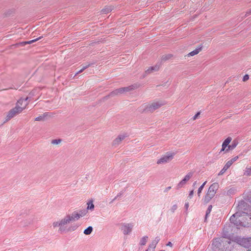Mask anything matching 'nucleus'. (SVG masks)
<instances>
[{
  "instance_id": "f257e3e1",
  "label": "nucleus",
  "mask_w": 251,
  "mask_h": 251,
  "mask_svg": "<svg viewBox=\"0 0 251 251\" xmlns=\"http://www.w3.org/2000/svg\"><path fill=\"white\" fill-rule=\"evenodd\" d=\"M237 208V210L236 213L233 214L230 218V223L233 224L237 222L239 219L242 218V219L244 220L245 215L250 212L249 205L244 201L239 202Z\"/></svg>"
},
{
  "instance_id": "f03ea898",
  "label": "nucleus",
  "mask_w": 251,
  "mask_h": 251,
  "mask_svg": "<svg viewBox=\"0 0 251 251\" xmlns=\"http://www.w3.org/2000/svg\"><path fill=\"white\" fill-rule=\"evenodd\" d=\"M27 99L28 98H26L25 99H20V100H19L17 102L16 106L13 109H11L8 113V114L5 120L6 121H9L11 118L15 116L17 114L21 113L23 110V109H24L25 108L26 105L27 104V102H26L25 104L24 107H21L20 105H22L23 102H25L27 100Z\"/></svg>"
},
{
  "instance_id": "7ed1b4c3",
  "label": "nucleus",
  "mask_w": 251,
  "mask_h": 251,
  "mask_svg": "<svg viewBox=\"0 0 251 251\" xmlns=\"http://www.w3.org/2000/svg\"><path fill=\"white\" fill-rule=\"evenodd\" d=\"M72 223L70 215H67L58 222H55L52 225L54 227H59L58 231L60 233L67 232L69 224Z\"/></svg>"
},
{
  "instance_id": "20e7f679",
  "label": "nucleus",
  "mask_w": 251,
  "mask_h": 251,
  "mask_svg": "<svg viewBox=\"0 0 251 251\" xmlns=\"http://www.w3.org/2000/svg\"><path fill=\"white\" fill-rule=\"evenodd\" d=\"M231 240L245 248L251 247V237L234 236L232 237Z\"/></svg>"
},
{
  "instance_id": "39448f33",
  "label": "nucleus",
  "mask_w": 251,
  "mask_h": 251,
  "mask_svg": "<svg viewBox=\"0 0 251 251\" xmlns=\"http://www.w3.org/2000/svg\"><path fill=\"white\" fill-rule=\"evenodd\" d=\"M218 188L219 184L217 183H214L210 186L207 193L203 199L205 203L208 202L214 197Z\"/></svg>"
},
{
  "instance_id": "423d86ee",
  "label": "nucleus",
  "mask_w": 251,
  "mask_h": 251,
  "mask_svg": "<svg viewBox=\"0 0 251 251\" xmlns=\"http://www.w3.org/2000/svg\"><path fill=\"white\" fill-rule=\"evenodd\" d=\"M246 216H248V218L250 219V222H246L244 219H239L238 221L236 222L234 225L236 226L237 228H240L241 226L243 227H249L251 226V213L249 212L247 214L245 215Z\"/></svg>"
},
{
  "instance_id": "0eeeda50",
  "label": "nucleus",
  "mask_w": 251,
  "mask_h": 251,
  "mask_svg": "<svg viewBox=\"0 0 251 251\" xmlns=\"http://www.w3.org/2000/svg\"><path fill=\"white\" fill-rule=\"evenodd\" d=\"M175 154L174 152H167L165 155L158 160L157 163L158 164H161L168 163L173 159Z\"/></svg>"
},
{
  "instance_id": "6e6552de",
  "label": "nucleus",
  "mask_w": 251,
  "mask_h": 251,
  "mask_svg": "<svg viewBox=\"0 0 251 251\" xmlns=\"http://www.w3.org/2000/svg\"><path fill=\"white\" fill-rule=\"evenodd\" d=\"M133 226L134 225L132 223H122L121 225V229L124 235H129L131 233Z\"/></svg>"
},
{
  "instance_id": "1a4fd4ad",
  "label": "nucleus",
  "mask_w": 251,
  "mask_h": 251,
  "mask_svg": "<svg viewBox=\"0 0 251 251\" xmlns=\"http://www.w3.org/2000/svg\"><path fill=\"white\" fill-rule=\"evenodd\" d=\"M163 105L164 103L161 101L153 102L151 104L147 105L145 110L147 111L153 112Z\"/></svg>"
},
{
  "instance_id": "9d476101",
  "label": "nucleus",
  "mask_w": 251,
  "mask_h": 251,
  "mask_svg": "<svg viewBox=\"0 0 251 251\" xmlns=\"http://www.w3.org/2000/svg\"><path fill=\"white\" fill-rule=\"evenodd\" d=\"M135 87L133 85H131L126 87L121 88L113 91L111 93L110 96H113L114 95H118L119 94H122L125 92H127L130 90H133L135 89Z\"/></svg>"
},
{
  "instance_id": "9b49d317",
  "label": "nucleus",
  "mask_w": 251,
  "mask_h": 251,
  "mask_svg": "<svg viewBox=\"0 0 251 251\" xmlns=\"http://www.w3.org/2000/svg\"><path fill=\"white\" fill-rule=\"evenodd\" d=\"M238 159V156H236L232 158H231L230 160L228 161L224 168L222 169V170L219 172V175H223L231 166V165L236 161Z\"/></svg>"
},
{
  "instance_id": "f8f14e48",
  "label": "nucleus",
  "mask_w": 251,
  "mask_h": 251,
  "mask_svg": "<svg viewBox=\"0 0 251 251\" xmlns=\"http://www.w3.org/2000/svg\"><path fill=\"white\" fill-rule=\"evenodd\" d=\"M128 135L126 133H124L119 135L118 137L113 141V145L115 146H118L121 143V142L125 140V138Z\"/></svg>"
},
{
  "instance_id": "ddd939ff",
  "label": "nucleus",
  "mask_w": 251,
  "mask_h": 251,
  "mask_svg": "<svg viewBox=\"0 0 251 251\" xmlns=\"http://www.w3.org/2000/svg\"><path fill=\"white\" fill-rule=\"evenodd\" d=\"M232 140V138L230 137H227L223 143L222 144V148L221 149V152L222 151H226V148L229 146V143Z\"/></svg>"
},
{
  "instance_id": "4468645a",
  "label": "nucleus",
  "mask_w": 251,
  "mask_h": 251,
  "mask_svg": "<svg viewBox=\"0 0 251 251\" xmlns=\"http://www.w3.org/2000/svg\"><path fill=\"white\" fill-rule=\"evenodd\" d=\"M160 67V65H156L154 66L151 67V68H149L146 71L145 73L146 74H149L153 72H156L157 71Z\"/></svg>"
},
{
  "instance_id": "2eb2a0df",
  "label": "nucleus",
  "mask_w": 251,
  "mask_h": 251,
  "mask_svg": "<svg viewBox=\"0 0 251 251\" xmlns=\"http://www.w3.org/2000/svg\"><path fill=\"white\" fill-rule=\"evenodd\" d=\"M160 241V238L159 237H156L154 239V240L152 242L151 244H150L149 246V249L152 248L154 249L156 247V245Z\"/></svg>"
},
{
  "instance_id": "dca6fc26",
  "label": "nucleus",
  "mask_w": 251,
  "mask_h": 251,
  "mask_svg": "<svg viewBox=\"0 0 251 251\" xmlns=\"http://www.w3.org/2000/svg\"><path fill=\"white\" fill-rule=\"evenodd\" d=\"M71 221L72 222L78 220L80 217V215L77 212H74L72 213V215H70Z\"/></svg>"
},
{
  "instance_id": "f3484780",
  "label": "nucleus",
  "mask_w": 251,
  "mask_h": 251,
  "mask_svg": "<svg viewBox=\"0 0 251 251\" xmlns=\"http://www.w3.org/2000/svg\"><path fill=\"white\" fill-rule=\"evenodd\" d=\"M237 145V143L236 141L234 140L231 145H229L228 148L226 150V152H227L229 150L234 149Z\"/></svg>"
},
{
  "instance_id": "a211bd4d",
  "label": "nucleus",
  "mask_w": 251,
  "mask_h": 251,
  "mask_svg": "<svg viewBox=\"0 0 251 251\" xmlns=\"http://www.w3.org/2000/svg\"><path fill=\"white\" fill-rule=\"evenodd\" d=\"M201 50V48H199L198 49H196L194 50L191 51L188 54L189 56H194L196 54H197Z\"/></svg>"
},
{
  "instance_id": "6ab92c4d",
  "label": "nucleus",
  "mask_w": 251,
  "mask_h": 251,
  "mask_svg": "<svg viewBox=\"0 0 251 251\" xmlns=\"http://www.w3.org/2000/svg\"><path fill=\"white\" fill-rule=\"evenodd\" d=\"M148 239V236H145L143 237L141 239L140 241V245H142V246L145 245L147 242Z\"/></svg>"
},
{
  "instance_id": "aec40b11",
  "label": "nucleus",
  "mask_w": 251,
  "mask_h": 251,
  "mask_svg": "<svg viewBox=\"0 0 251 251\" xmlns=\"http://www.w3.org/2000/svg\"><path fill=\"white\" fill-rule=\"evenodd\" d=\"M93 231V227L91 226L88 227L84 231V233L86 235H89Z\"/></svg>"
},
{
  "instance_id": "412c9836",
  "label": "nucleus",
  "mask_w": 251,
  "mask_h": 251,
  "mask_svg": "<svg viewBox=\"0 0 251 251\" xmlns=\"http://www.w3.org/2000/svg\"><path fill=\"white\" fill-rule=\"evenodd\" d=\"M78 226L76 224L72 225L71 226H69L67 232L71 231H74L77 228Z\"/></svg>"
},
{
  "instance_id": "4be33fe9",
  "label": "nucleus",
  "mask_w": 251,
  "mask_h": 251,
  "mask_svg": "<svg viewBox=\"0 0 251 251\" xmlns=\"http://www.w3.org/2000/svg\"><path fill=\"white\" fill-rule=\"evenodd\" d=\"M207 181H205L199 188L198 191V196L200 197L201 193L205 185L206 184Z\"/></svg>"
},
{
  "instance_id": "5701e85b",
  "label": "nucleus",
  "mask_w": 251,
  "mask_h": 251,
  "mask_svg": "<svg viewBox=\"0 0 251 251\" xmlns=\"http://www.w3.org/2000/svg\"><path fill=\"white\" fill-rule=\"evenodd\" d=\"M192 173H189L185 176L182 180H183V181H185L186 183V182L188 181L190 179V178L192 176Z\"/></svg>"
},
{
  "instance_id": "b1692460",
  "label": "nucleus",
  "mask_w": 251,
  "mask_h": 251,
  "mask_svg": "<svg viewBox=\"0 0 251 251\" xmlns=\"http://www.w3.org/2000/svg\"><path fill=\"white\" fill-rule=\"evenodd\" d=\"M172 57V55L171 54H165L162 55L161 59L162 60L166 61L170 59Z\"/></svg>"
},
{
  "instance_id": "393cba45",
  "label": "nucleus",
  "mask_w": 251,
  "mask_h": 251,
  "mask_svg": "<svg viewBox=\"0 0 251 251\" xmlns=\"http://www.w3.org/2000/svg\"><path fill=\"white\" fill-rule=\"evenodd\" d=\"M48 115L47 113H45L43 116H40L35 118V121H40L44 120V118Z\"/></svg>"
},
{
  "instance_id": "a878e982",
  "label": "nucleus",
  "mask_w": 251,
  "mask_h": 251,
  "mask_svg": "<svg viewBox=\"0 0 251 251\" xmlns=\"http://www.w3.org/2000/svg\"><path fill=\"white\" fill-rule=\"evenodd\" d=\"M186 184V182L185 181H183V180H182L179 183H178V184L176 186V188L177 189H179L181 188V187H183V186Z\"/></svg>"
},
{
  "instance_id": "bb28decb",
  "label": "nucleus",
  "mask_w": 251,
  "mask_h": 251,
  "mask_svg": "<svg viewBox=\"0 0 251 251\" xmlns=\"http://www.w3.org/2000/svg\"><path fill=\"white\" fill-rule=\"evenodd\" d=\"M93 64V63H87L86 64H83V65H82L81 66L83 67V70H85L87 68H88V67L91 66Z\"/></svg>"
},
{
  "instance_id": "cd10ccee",
  "label": "nucleus",
  "mask_w": 251,
  "mask_h": 251,
  "mask_svg": "<svg viewBox=\"0 0 251 251\" xmlns=\"http://www.w3.org/2000/svg\"><path fill=\"white\" fill-rule=\"evenodd\" d=\"M122 195H123V193H122V192H120V193H119L117 195V196L116 197H115V198L112 200V201H111V202L114 201H115L116 200H117V199H119L121 197V196H122Z\"/></svg>"
},
{
  "instance_id": "c85d7f7f",
  "label": "nucleus",
  "mask_w": 251,
  "mask_h": 251,
  "mask_svg": "<svg viewBox=\"0 0 251 251\" xmlns=\"http://www.w3.org/2000/svg\"><path fill=\"white\" fill-rule=\"evenodd\" d=\"M245 175L247 176L251 175V168H247L245 173Z\"/></svg>"
},
{
  "instance_id": "c756f323",
  "label": "nucleus",
  "mask_w": 251,
  "mask_h": 251,
  "mask_svg": "<svg viewBox=\"0 0 251 251\" xmlns=\"http://www.w3.org/2000/svg\"><path fill=\"white\" fill-rule=\"evenodd\" d=\"M61 142V140L60 139H54V140H52L51 141V143L53 144H58L59 143H60Z\"/></svg>"
},
{
  "instance_id": "7c9ffc66",
  "label": "nucleus",
  "mask_w": 251,
  "mask_h": 251,
  "mask_svg": "<svg viewBox=\"0 0 251 251\" xmlns=\"http://www.w3.org/2000/svg\"><path fill=\"white\" fill-rule=\"evenodd\" d=\"M94 208V205L92 202H91V204H90V203L88 204L87 209H90V210H93Z\"/></svg>"
},
{
  "instance_id": "2f4dec72",
  "label": "nucleus",
  "mask_w": 251,
  "mask_h": 251,
  "mask_svg": "<svg viewBox=\"0 0 251 251\" xmlns=\"http://www.w3.org/2000/svg\"><path fill=\"white\" fill-rule=\"evenodd\" d=\"M177 208V205L176 204H175V205L172 206V207L171 208V211L172 212H174L175 211V210H176Z\"/></svg>"
},
{
  "instance_id": "473e14b6",
  "label": "nucleus",
  "mask_w": 251,
  "mask_h": 251,
  "mask_svg": "<svg viewBox=\"0 0 251 251\" xmlns=\"http://www.w3.org/2000/svg\"><path fill=\"white\" fill-rule=\"evenodd\" d=\"M220 243L218 242V241H214L212 243V245L213 246H216L217 248L219 247V245L220 244Z\"/></svg>"
},
{
  "instance_id": "72a5a7b5",
  "label": "nucleus",
  "mask_w": 251,
  "mask_h": 251,
  "mask_svg": "<svg viewBox=\"0 0 251 251\" xmlns=\"http://www.w3.org/2000/svg\"><path fill=\"white\" fill-rule=\"evenodd\" d=\"M249 79V75H245L244 76V77L243 78V81H246L248 80Z\"/></svg>"
},
{
  "instance_id": "f704fd0d",
  "label": "nucleus",
  "mask_w": 251,
  "mask_h": 251,
  "mask_svg": "<svg viewBox=\"0 0 251 251\" xmlns=\"http://www.w3.org/2000/svg\"><path fill=\"white\" fill-rule=\"evenodd\" d=\"M212 205H209L206 210V212L207 213H210L211 211V209H212Z\"/></svg>"
},
{
  "instance_id": "c9c22d12",
  "label": "nucleus",
  "mask_w": 251,
  "mask_h": 251,
  "mask_svg": "<svg viewBox=\"0 0 251 251\" xmlns=\"http://www.w3.org/2000/svg\"><path fill=\"white\" fill-rule=\"evenodd\" d=\"M193 194H194V190H192V191H191L190 192L188 197L190 199H191L192 197Z\"/></svg>"
},
{
  "instance_id": "e433bc0d",
  "label": "nucleus",
  "mask_w": 251,
  "mask_h": 251,
  "mask_svg": "<svg viewBox=\"0 0 251 251\" xmlns=\"http://www.w3.org/2000/svg\"><path fill=\"white\" fill-rule=\"evenodd\" d=\"M201 113L200 112H198L193 117V120H195L198 116L200 115Z\"/></svg>"
},
{
  "instance_id": "4c0bfd02",
  "label": "nucleus",
  "mask_w": 251,
  "mask_h": 251,
  "mask_svg": "<svg viewBox=\"0 0 251 251\" xmlns=\"http://www.w3.org/2000/svg\"><path fill=\"white\" fill-rule=\"evenodd\" d=\"M111 10L110 8H105V9H103L102 11H103V13H106L109 12Z\"/></svg>"
},
{
  "instance_id": "58836bf2",
  "label": "nucleus",
  "mask_w": 251,
  "mask_h": 251,
  "mask_svg": "<svg viewBox=\"0 0 251 251\" xmlns=\"http://www.w3.org/2000/svg\"><path fill=\"white\" fill-rule=\"evenodd\" d=\"M247 199H248V201L250 202V203H251V193L248 195Z\"/></svg>"
},
{
  "instance_id": "ea45409f",
  "label": "nucleus",
  "mask_w": 251,
  "mask_h": 251,
  "mask_svg": "<svg viewBox=\"0 0 251 251\" xmlns=\"http://www.w3.org/2000/svg\"><path fill=\"white\" fill-rule=\"evenodd\" d=\"M244 221L246 222H250V219L248 218V216H244Z\"/></svg>"
},
{
  "instance_id": "a19ab883",
  "label": "nucleus",
  "mask_w": 251,
  "mask_h": 251,
  "mask_svg": "<svg viewBox=\"0 0 251 251\" xmlns=\"http://www.w3.org/2000/svg\"><path fill=\"white\" fill-rule=\"evenodd\" d=\"M83 67H82V68H81V69L79 71H78V72L76 73V74H75V75H78V74H79L81 73L82 72H83V71H84V70H83Z\"/></svg>"
},
{
  "instance_id": "79ce46f5",
  "label": "nucleus",
  "mask_w": 251,
  "mask_h": 251,
  "mask_svg": "<svg viewBox=\"0 0 251 251\" xmlns=\"http://www.w3.org/2000/svg\"><path fill=\"white\" fill-rule=\"evenodd\" d=\"M171 189V186H169V187H167L165 190H164V192L165 193H166L168 191H169L170 189Z\"/></svg>"
},
{
  "instance_id": "37998d69",
  "label": "nucleus",
  "mask_w": 251,
  "mask_h": 251,
  "mask_svg": "<svg viewBox=\"0 0 251 251\" xmlns=\"http://www.w3.org/2000/svg\"><path fill=\"white\" fill-rule=\"evenodd\" d=\"M251 14V8L247 12V13L246 14V16H248Z\"/></svg>"
},
{
  "instance_id": "c03bdc74",
  "label": "nucleus",
  "mask_w": 251,
  "mask_h": 251,
  "mask_svg": "<svg viewBox=\"0 0 251 251\" xmlns=\"http://www.w3.org/2000/svg\"><path fill=\"white\" fill-rule=\"evenodd\" d=\"M167 246H170L171 247H173V244L171 242H169L167 243Z\"/></svg>"
},
{
  "instance_id": "a18cd8bd",
  "label": "nucleus",
  "mask_w": 251,
  "mask_h": 251,
  "mask_svg": "<svg viewBox=\"0 0 251 251\" xmlns=\"http://www.w3.org/2000/svg\"><path fill=\"white\" fill-rule=\"evenodd\" d=\"M38 40V39H35V40H33L30 41H29V42H28V43H29V44H31V43H33L34 42H35V41H37V40Z\"/></svg>"
},
{
  "instance_id": "49530a36",
  "label": "nucleus",
  "mask_w": 251,
  "mask_h": 251,
  "mask_svg": "<svg viewBox=\"0 0 251 251\" xmlns=\"http://www.w3.org/2000/svg\"><path fill=\"white\" fill-rule=\"evenodd\" d=\"M185 207L186 209H187L189 207V203L187 202V203H185Z\"/></svg>"
},
{
  "instance_id": "de8ad7c7",
  "label": "nucleus",
  "mask_w": 251,
  "mask_h": 251,
  "mask_svg": "<svg viewBox=\"0 0 251 251\" xmlns=\"http://www.w3.org/2000/svg\"><path fill=\"white\" fill-rule=\"evenodd\" d=\"M209 214V213H207V212H206V214H205V219L207 218V217H208V215Z\"/></svg>"
},
{
  "instance_id": "09e8293b",
  "label": "nucleus",
  "mask_w": 251,
  "mask_h": 251,
  "mask_svg": "<svg viewBox=\"0 0 251 251\" xmlns=\"http://www.w3.org/2000/svg\"><path fill=\"white\" fill-rule=\"evenodd\" d=\"M209 214V213H207V212H206V214H205V219L207 218V217H208V215Z\"/></svg>"
},
{
  "instance_id": "8fccbe9b",
  "label": "nucleus",
  "mask_w": 251,
  "mask_h": 251,
  "mask_svg": "<svg viewBox=\"0 0 251 251\" xmlns=\"http://www.w3.org/2000/svg\"><path fill=\"white\" fill-rule=\"evenodd\" d=\"M197 181H195L193 183V186H195L196 185Z\"/></svg>"
},
{
  "instance_id": "3c124183",
  "label": "nucleus",
  "mask_w": 251,
  "mask_h": 251,
  "mask_svg": "<svg viewBox=\"0 0 251 251\" xmlns=\"http://www.w3.org/2000/svg\"><path fill=\"white\" fill-rule=\"evenodd\" d=\"M150 249H149V248L146 251H149Z\"/></svg>"
},
{
  "instance_id": "603ef678",
  "label": "nucleus",
  "mask_w": 251,
  "mask_h": 251,
  "mask_svg": "<svg viewBox=\"0 0 251 251\" xmlns=\"http://www.w3.org/2000/svg\"><path fill=\"white\" fill-rule=\"evenodd\" d=\"M251 251V250H248V251Z\"/></svg>"
}]
</instances>
